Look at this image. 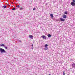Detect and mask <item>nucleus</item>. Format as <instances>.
Wrapping results in <instances>:
<instances>
[{
    "label": "nucleus",
    "mask_w": 75,
    "mask_h": 75,
    "mask_svg": "<svg viewBox=\"0 0 75 75\" xmlns=\"http://www.w3.org/2000/svg\"><path fill=\"white\" fill-rule=\"evenodd\" d=\"M60 19L61 21H65V20L64 19H63L62 18H60Z\"/></svg>",
    "instance_id": "423d86ee"
},
{
    "label": "nucleus",
    "mask_w": 75,
    "mask_h": 75,
    "mask_svg": "<svg viewBox=\"0 0 75 75\" xmlns=\"http://www.w3.org/2000/svg\"><path fill=\"white\" fill-rule=\"evenodd\" d=\"M3 7L4 8H6V7H7V6H4Z\"/></svg>",
    "instance_id": "4468645a"
},
{
    "label": "nucleus",
    "mask_w": 75,
    "mask_h": 75,
    "mask_svg": "<svg viewBox=\"0 0 75 75\" xmlns=\"http://www.w3.org/2000/svg\"><path fill=\"white\" fill-rule=\"evenodd\" d=\"M29 38L31 39H33V36L32 35H29Z\"/></svg>",
    "instance_id": "39448f33"
},
{
    "label": "nucleus",
    "mask_w": 75,
    "mask_h": 75,
    "mask_svg": "<svg viewBox=\"0 0 75 75\" xmlns=\"http://www.w3.org/2000/svg\"><path fill=\"white\" fill-rule=\"evenodd\" d=\"M19 42H21V40H20L19 41Z\"/></svg>",
    "instance_id": "412c9836"
},
{
    "label": "nucleus",
    "mask_w": 75,
    "mask_h": 75,
    "mask_svg": "<svg viewBox=\"0 0 75 75\" xmlns=\"http://www.w3.org/2000/svg\"><path fill=\"white\" fill-rule=\"evenodd\" d=\"M0 52H1V53H6V52L5 50H4V49L2 48H0Z\"/></svg>",
    "instance_id": "f257e3e1"
},
{
    "label": "nucleus",
    "mask_w": 75,
    "mask_h": 75,
    "mask_svg": "<svg viewBox=\"0 0 75 75\" xmlns=\"http://www.w3.org/2000/svg\"><path fill=\"white\" fill-rule=\"evenodd\" d=\"M72 1H73V2H75V0H73Z\"/></svg>",
    "instance_id": "aec40b11"
},
{
    "label": "nucleus",
    "mask_w": 75,
    "mask_h": 75,
    "mask_svg": "<svg viewBox=\"0 0 75 75\" xmlns=\"http://www.w3.org/2000/svg\"><path fill=\"white\" fill-rule=\"evenodd\" d=\"M20 7V6L19 5H18L17 6H16V8H18Z\"/></svg>",
    "instance_id": "9b49d317"
},
{
    "label": "nucleus",
    "mask_w": 75,
    "mask_h": 75,
    "mask_svg": "<svg viewBox=\"0 0 75 75\" xmlns=\"http://www.w3.org/2000/svg\"><path fill=\"white\" fill-rule=\"evenodd\" d=\"M68 12L66 11L64 13V14H68Z\"/></svg>",
    "instance_id": "f8f14e48"
},
{
    "label": "nucleus",
    "mask_w": 75,
    "mask_h": 75,
    "mask_svg": "<svg viewBox=\"0 0 75 75\" xmlns=\"http://www.w3.org/2000/svg\"><path fill=\"white\" fill-rule=\"evenodd\" d=\"M47 36L49 38H50V37H51V35L50 34H49L47 35Z\"/></svg>",
    "instance_id": "9d476101"
},
{
    "label": "nucleus",
    "mask_w": 75,
    "mask_h": 75,
    "mask_svg": "<svg viewBox=\"0 0 75 75\" xmlns=\"http://www.w3.org/2000/svg\"><path fill=\"white\" fill-rule=\"evenodd\" d=\"M12 10H16V8H13V9H12Z\"/></svg>",
    "instance_id": "6ab92c4d"
},
{
    "label": "nucleus",
    "mask_w": 75,
    "mask_h": 75,
    "mask_svg": "<svg viewBox=\"0 0 75 75\" xmlns=\"http://www.w3.org/2000/svg\"><path fill=\"white\" fill-rule=\"evenodd\" d=\"M62 17L64 18H67V16L65 15H63Z\"/></svg>",
    "instance_id": "6e6552de"
},
{
    "label": "nucleus",
    "mask_w": 75,
    "mask_h": 75,
    "mask_svg": "<svg viewBox=\"0 0 75 75\" xmlns=\"http://www.w3.org/2000/svg\"><path fill=\"white\" fill-rule=\"evenodd\" d=\"M63 75H65V71H64L63 72Z\"/></svg>",
    "instance_id": "dca6fc26"
},
{
    "label": "nucleus",
    "mask_w": 75,
    "mask_h": 75,
    "mask_svg": "<svg viewBox=\"0 0 75 75\" xmlns=\"http://www.w3.org/2000/svg\"><path fill=\"white\" fill-rule=\"evenodd\" d=\"M5 48L6 49H7V47H5Z\"/></svg>",
    "instance_id": "f3484780"
},
{
    "label": "nucleus",
    "mask_w": 75,
    "mask_h": 75,
    "mask_svg": "<svg viewBox=\"0 0 75 75\" xmlns=\"http://www.w3.org/2000/svg\"><path fill=\"white\" fill-rule=\"evenodd\" d=\"M71 4L72 6H75V2H71Z\"/></svg>",
    "instance_id": "20e7f679"
},
{
    "label": "nucleus",
    "mask_w": 75,
    "mask_h": 75,
    "mask_svg": "<svg viewBox=\"0 0 75 75\" xmlns=\"http://www.w3.org/2000/svg\"><path fill=\"white\" fill-rule=\"evenodd\" d=\"M72 68H74L75 69V64L73 63L72 64Z\"/></svg>",
    "instance_id": "0eeeda50"
},
{
    "label": "nucleus",
    "mask_w": 75,
    "mask_h": 75,
    "mask_svg": "<svg viewBox=\"0 0 75 75\" xmlns=\"http://www.w3.org/2000/svg\"><path fill=\"white\" fill-rule=\"evenodd\" d=\"M1 47H4V45L2 44L1 45Z\"/></svg>",
    "instance_id": "ddd939ff"
},
{
    "label": "nucleus",
    "mask_w": 75,
    "mask_h": 75,
    "mask_svg": "<svg viewBox=\"0 0 75 75\" xmlns=\"http://www.w3.org/2000/svg\"><path fill=\"white\" fill-rule=\"evenodd\" d=\"M50 16L51 17V18H53L54 17V16L52 14H50Z\"/></svg>",
    "instance_id": "1a4fd4ad"
},
{
    "label": "nucleus",
    "mask_w": 75,
    "mask_h": 75,
    "mask_svg": "<svg viewBox=\"0 0 75 75\" xmlns=\"http://www.w3.org/2000/svg\"><path fill=\"white\" fill-rule=\"evenodd\" d=\"M41 38H42L43 39H44L45 40H47V38L46 37L45 35H42L41 36Z\"/></svg>",
    "instance_id": "7ed1b4c3"
},
{
    "label": "nucleus",
    "mask_w": 75,
    "mask_h": 75,
    "mask_svg": "<svg viewBox=\"0 0 75 75\" xmlns=\"http://www.w3.org/2000/svg\"><path fill=\"white\" fill-rule=\"evenodd\" d=\"M35 10V8H33V10Z\"/></svg>",
    "instance_id": "a211bd4d"
},
{
    "label": "nucleus",
    "mask_w": 75,
    "mask_h": 75,
    "mask_svg": "<svg viewBox=\"0 0 75 75\" xmlns=\"http://www.w3.org/2000/svg\"><path fill=\"white\" fill-rule=\"evenodd\" d=\"M48 46V45L47 44H46L45 45V48H44V50H47L48 48V47H47Z\"/></svg>",
    "instance_id": "f03ea898"
},
{
    "label": "nucleus",
    "mask_w": 75,
    "mask_h": 75,
    "mask_svg": "<svg viewBox=\"0 0 75 75\" xmlns=\"http://www.w3.org/2000/svg\"><path fill=\"white\" fill-rule=\"evenodd\" d=\"M23 8L21 7L20 8H19V10H23Z\"/></svg>",
    "instance_id": "2eb2a0df"
}]
</instances>
